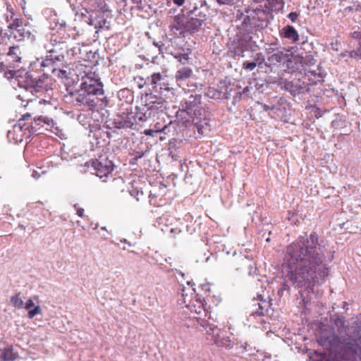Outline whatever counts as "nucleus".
I'll return each instance as SVG.
<instances>
[{
  "mask_svg": "<svg viewBox=\"0 0 361 361\" xmlns=\"http://www.w3.org/2000/svg\"><path fill=\"white\" fill-rule=\"evenodd\" d=\"M319 236L312 232L309 236H299L286 248L283 264L286 278L297 288L313 293L319 279L329 275L325 256L319 252Z\"/></svg>",
  "mask_w": 361,
  "mask_h": 361,
  "instance_id": "nucleus-1",
  "label": "nucleus"
},
{
  "mask_svg": "<svg viewBox=\"0 0 361 361\" xmlns=\"http://www.w3.org/2000/svg\"><path fill=\"white\" fill-rule=\"evenodd\" d=\"M319 343L326 349H335L340 347L338 353L345 360L358 357L361 360V322L353 331V338H341L338 336L320 338Z\"/></svg>",
  "mask_w": 361,
  "mask_h": 361,
  "instance_id": "nucleus-2",
  "label": "nucleus"
},
{
  "mask_svg": "<svg viewBox=\"0 0 361 361\" xmlns=\"http://www.w3.org/2000/svg\"><path fill=\"white\" fill-rule=\"evenodd\" d=\"M68 37V35L65 37L63 29L51 34L49 42L45 45V49L49 54L43 63L44 66L49 65L51 62L60 61L64 58L67 48L65 39Z\"/></svg>",
  "mask_w": 361,
  "mask_h": 361,
  "instance_id": "nucleus-3",
  "label": "nucleus"
},
{
  "mask_svg": "<svg viewBox=\"0 0 361 361\" xmlns=\"http://www.w3.org/2000/svg\"><path fill=\"white\" fill-rule=\"evenodd\" d=\"M180 112L186 113L200 130V123L204 119V110L201 106L200 95H190L185 102L181 103Z\"/></svg>",
  "mask_w": 361,
  "mask_h": 361,
  "instance_id": "nucleus-4",
  "label": "nucleus"
},
{
  "mask_svg": "<svg viewBox=\"0 0 361 361\" xmlns=\"http://www.w3.org/2000/svg\"><path fill=\"white\" fill-rule=\"evenodd\" d=\"M81 80L80 89H82V92H90L97 97L104 95L103 84L97 73L91 71L85 72V75L82 76Z\"/></svg>",
  "mask_w": 361,
  "mask_h": 361,
  "instance_id": "nucleus-5",
  "label": "nucleus"
},
{
  "mask_svg": "<svg viewBox=\"0 0 361 361\" xmlns=\"http://www.w3.org/2000/svg\"><path fill=\"white\" fill-rule=\"evenodd\" d=\"M71 97L72 102L75 106L90 111L94 110L99 100L94 94L87 91L82 92V90L80 88L75 92L71 93Z\"/></svg>",
  "mask_w": 361,
  "mask_h": 361,
  "instance_id": "nucleus-6",
  "label": "nucleus"
},
{
  "mask_svg": "<svg viewBox=\"0 0 361 361\" xmlns=\"http://www.w3.org/2000/svg\"><path fill=\"white\" fill-rule=\"evenodd\" d=\"M91 166L96 176L101 179L103 178H111L112 180H114L111 174L114 171L113 162L106 156L102 155L99 156L98 159L92 160Z\"/></svg>",
  "mask_w": 361,
  "mask_h": 361,
  "instance_id": "nucleus-7",
  "label": "nucleus"
},
{
  "mask_svg": "<svg viewBox=\"0 0 361 361\" xmlns=\"http://www.w3.org/2000/svg\"><path fill=\"white\" fill-rule=\"evenodd\" d=\"M27 104L30 106V109L32 111V112L30 113L31 114V116L32 115L35 116L34 121L36 125L42 126L43 123L47 126H51L53 124L52 118L44 115L37 116V114H39L45 113V106L47 105V102L45 100H32Z\"/></svg>",
  "mask_w": 361,
  "mask_h": 361,
  "instance_id": "nucleus-8",
  "label": "nucleus"
},
{
  "mask_svg": "<svg viewBox=\"0 0 361 361\" xmlns=\"http://www.w3.org/2000/svg\"><path fill=\"white\" fill-rule=\"evenodd\" d=\"M31 118L30 114H25L19 119L18 123L16 124L11 130L8 133V137L13 139L15 142H21L24 139H27L30 135V126L21 123L22 121H25Z\"/></svg>",
  "mask_w": 361,
  "mask_h": 361,
  "instance_id": "nucleus-9",
  "label": "nucleus"
},
{
  "mask_svg": "<svg viewBox=\"0 0 361 361\" xmlns=\"http://www.w3.org/2000/svg\"><path fill=\"white\" fill-rule=\"evenodd\" d=\"M8 39L14 38L17 41H23L25 38H30V32L27 29L24 20L21 18H15L12 23L8 25Z\"/></svg>",
  "mask_w": 361,
  "mask_h": 361,
  "instance_id": "nucleus-10",
  "label": "nucleus"
},
{
  "mask_svg": "<svg viewBox=\"0 0 361 361\" xmlns=\"http://www.w3.org/2000/svg\"><path fill=\"white\" fill-rule=\"evenodd\" d=\"M84 5L90 13V24L101 27V4L99 3V0H85Z\"/></svg>",
  "mask_w": 361,
  "mask_h": 361,
  "instance_id": "nucleus-11",
  "label": "nucleus"
},
{
  "mask_svg": "<svg viewBox=\"0 0 361 361\" xmlns=\"http://www.w3.org/2000/svg\"><path fill=\"white\" fill-rule=\"evenodd\" d=\"M136 123V117L133 112H123L114 119L116 128H131Z\"/></svg>",
  "mask_w": 361,
  "mask_h": 361,
  "instance_id": "nucleus-12",
  "label": "nucleus"
},
{
  "mask_svg": "<svg viewBox=\"0 0 361 361\" xmlns=\"http://www.w3.org/2000/svg\"><path fill=\"white\" fill-rule=\"evenodd\" d=\"M185 17L184 15L175 16L169 26L171 35L177 37L185 32Z\"/></svg>",
  "mask_w": 361,
  "mask_h": 361,
  "instance_id": "nucleus-13",
  "label": "nucleus"
},
{
  "mask_svg": "<svg viewBox=\"0 0 361 361\" xmlns=\"http://www.w3.org/2000/svg\"><path fill=\"white\" fill-rule=\"evenodd\" d=\"M164 99L152 94H147L145 97V106L148 110H158L165 108Z\"/></svg>",
  "mask_w": 361,
  "mask_h": 361,
  "instance_id": "nucleus-14",
  "label": "nucleus"
},
{
  "mask_svg": "<svg viewBox=\"0 0 361 361\" xmlns=\"http://www.w3.org/2000/svg\"><path fill=\"white\" fill-rule=\"evenodd\" d=\"M290 54L288 50L279 51L269 56L267 59L271 65L275 66L278 63H285L290 59Z\"/></svg>",
  "mask_w": 361,
  "mask_h": 361,
  "instance_id": "nucleus-15",
  "label": "nucleus"
},
{
  "mask_svg": "<svg viewBox=\"0 0 361 361\" xmlns=\"http://www.w3.org/2000/svg\"><path fill=\"white\" fill-rule=\"evenodd\" d=\"M17 78H18V81L20 87L31 91L35 80V77H34L31 73L25 72L24 75H19L17 76Z\"/></svg>",
  "mask_w": 361,
  "mask_h": 361,
  "instance_id": "nucleus-16",
  "label": "nucleus"
},
{
  "mask_svg": "<svg viewBox=\"0 0 361 361\" xmlns=\"http://www.w3.org/2000/svg\"><path fill=\"white\" fill-rule=\"evenodd\" d=\"M351 37L357 40L359 47L356 49L349 51L348 56L357 60L361 59V31L352 32Z\"/></svg>",
  "mask_w": 361,
  "mask_h": 361,
  "instance_id": "nucleus-17",
  "label": "nucleus"
},
{
  "mask_svg": "<svg viewBox=\"0 0 361 361\" xmlns=\"http://www.w3.org/2000/svg\"><path fill=\"white\" fill-rule=\"evenodd\" d=\"M202 25V20L197 18H190L188 19L185 18V32H194L197 30Z\"/></svg>",
  "mask_w": 361,
  "mask_h": 361,
  "instance_id": "nucleus-18",
  "label": "nucleus"
},
{
  "mask_svg": "<svg viewBox=\"0 0 361 361\" xmlns=\"http://www.w3.org/2000/svg\"><path fill=\"white\" fill-rule=\"evenodd\" d=\"M281 35L283 37L297 42L299 39V35L296 30L291 25H287L282 29Z\"/></svg>",
  "mask_w": 361,
  "mask_h": 361,
  "instance_id": "nucleus-19",
  "label": "nucleus"
},
{
  "mask_svg": "<svg viewBox=\"0 0 361 361\" xmlns=\"http://www.w3.org/2000/svg\"><path fill=\"white\" fill-rule=\"evenodd\" d=\"M183 302L191 312H195L197 314H201L202 312H205L204 305L200 300H195L192 303L190 302L189 303H186V301L184 300Z\"/></svg>",
  "mask_w": 361,
  "mask_h": 361,
  "instance_id": "nucleus-20",
  "label": "nucleus"
},
{
  "mask_svg": "<svg viewBox=\"0 0 361 361\" xmlns=\"http://www.w3.org/2000/svg\"><path fill=\"white\" fill-rule=\"evenodd\" d=\"M246 51V46L240 42H238L235 44L233 47L229 48V53L230 55L233 58L235 57H243L244 56V52Z\"/></svg>",
  "mask_w": 361,
  "mask_h": 361,
  "instance_id": "nucleus-21",
  "label": "nucleus"
},
{
  "mask_svg": "<svg viewBox=\"0 0 361 361\" xmlns=\"http://www.w3.org/2000/svg\"><path fill=\"white\" fill-rule=\"evenodd\" d=\"M251 260L245 255H239L234 258L233 263L236 269H241L250 266Z\"/></svg>",
  "mask_w": 361,
  "mask_h": 361,
  "instance_id": "nucleus-22",
  "label": "nucleus"
},
{
  "mask_svg": "<svg viewBox=\"0 0 361 361\" xmlns=\"http://www.w3.org/2000/svg\"><path fill=\"white\" fill-rule=\"evenodd\" d=\"M18 355L13 352L12 346H8L2 350L1 358L5 361H13Z\"/></svg>",
  "mask_w": 361,
  "mask_h": 361,
  "instance_id": "nucleus-23",
  "label": "nucleus"
},
{
  "mask_svg": "<svg viewBox=\"0 0 361 361\" xmlns=\"http://www.w3.org/2000/svg\"><path fill=\"white\" fill-rule=\"evenodd\" d=\"M334 324L339 333L345 332L348 329V326L345 325V319L343 316H336L334 320Z\"/></svg>",
  "mask_w": 361,
  "mask_h": 361,
  "instance_id": "nucleus-24",
  "label": "nucleus"
},
{
  "mask_svg": "<svg viewBox=\"0 0 361 361\" xmlns=\"http://www.w3.org/2000/svg\"><path fill=\"white\" fill-rule=\"evenodd\" d=\"M192 73L191 68L188 67H183L178 70L176 74V79L177 80H183L189 78Z\"/></svg>",
  "mask_w": 361,
  "mask_h": 361,
  "instance_id": "nucleus-25",
  "label": "nucleus"
},
{
  "mask_svg": "<svg viewBox=\"0 0 361 361\" xmlns=\"http://www.w3.org/2000/svg\"><path fill=\"white\" fill-rule=\"evenodd\" d=\"M45 78H46L44 77V74L43 75L42 77H41V76L35 77V82L33 84V87H32L31 92H32L33 90L35 92H39V91L45 89V86L44 85Z\"/></svg>",
  "mask_w": 361,
  "mask_h": 361,
  "instance_id": "nucleus-26",
  "label": "nucleus"
},
{
  "mask_svg": "<svg viewBox=\"0 0 361 361\" xmlns=\"http://www.w3.org/2000/svg\"><path fill=\"white\" fill-rule=\"evenodd\" d=\"M190 53V52L189 51V49H188L187 52H184V53L175 52V53H173L172 55L181 64L185 65L188 63Z\"/></svg>",
  "mask_w": 361,
  "mask_h": 361,
  "instance_id": "nucleus-27",
  "label": "nucleus"
},
{
  "mask_svg": "<svg viewBox=\"0 0 361 361\" xmlns=\"http://www.w3.org/2000/svg\"><path fill=\"white\" fill-rule=\"evenodd\" d=\"M11 302H12L13 305L17 308H21L23 305V301L20 298V293L12 296L11 298Z\"/></svg>",
  "mask_w": 361,
  "mask_h": 361,
  "instance_id": "nucleus-28",
  "label": "nucleus"
},
{
  "mask_svg": "<svg viewBox=\"0 0 361 361\" xmlns=\"http://www.w3.org/2000/svg\"><path fill=\"white\" fill-rule=\"evenodd\" d=\"M8 49V55L13 58V61H20V57L18 55L19 48L17 47H9Z\"/></svg>",
  "mask_w": 361,
  "mask_h": 361,
  "instance_id": "nucleus-29",
  "label": "nucleus"
},
{
  "mask_svg": "<svg viewBox=\"0 0 361 361\" xmlns=\"http://www.w3.org/2000/svg\"><path fill=\"white\" fill-rule=\"evenodd\" d=\"M8 37L6 34L3 35V30L0 28V51H6V46L7 44V40Z\"/></svg>",
  "mask_w": 361,
  "mask_h": 361,
  "instance_id": "nucleus-30",
  "label": "nucleus"
},
{
  "mask_svg": "<svg viewBox=\"0 0 361 361\" xmlns=\"http://www.w3.org/2000/svg\"><path fill=\"white\" fill-rule=\"evenodd\" d=\"M151 78V85H153V88H156L159 82L162 80V75L160 73H154L152 75Z\"/></svg>",
  "mask_w": 361,
  "mask_h": 361,
  "instance_id": "nucleus-31",
  "label": "nucleus"
},
{
  "mask_svg": "<svg viewBox=\"0 0 361 361\" xmlns=\"http://www.w3.org/2000/svg\"><path fill=\"white\" fill-rule=\"evenodd\" d=\"M80 51V48L76 47H72L70 49H68V47H67L66 50V55L68 57H73L75 55L78 54Z\"/></svg>",
  "mask_w": 361,
  "mask_h": 361,
  "instance_id": "nucleus-32",
  "label": "nucleus"
},
{
  "mask_svg": "<svg viewBox=\"0 0 361 361\" xmlns=\"http://www.w3.org/2000/svg\"><path fill=\"white\" fill-rule=\"evenodd\" d=\"M42 313V309L40 306H36L32 310H30L27 314V316L30 319H32L37 314H39Z\"/></svg>",
  "mask_w": 361,
  "mask_h": 361,
  "instance_id": "nucleus-33",
  "label": "nucleus"
},
{
  "mask_svg": "<svg viewBox=\"0 0 361 361\" xmlns=\"http://www.w3.org/2000/svg\"><path fill=\"white\" fill-rule=\"evenodd\" d=\"M243 68H245V69L252 71L257 66V63L255 62L245 61L243 63Z\"/></svg>",
  "mask_w": 361,
  "mask_h": 361,
  "instance_id": "nucleus-34",
  "label": "nucleus"
},
{
  "mask_svg": "<svg viewBox=\"0 0 361 361\" xmlns=\"http://www.w3.org/2000/svg\"><path fill=\"white\" fill-rule=\"evenodd\" d=\"M162 130H152V129H147L144 130V134L146 135H150L153 136L155 133H161L163 131Z\"/></svg>",
  "mask_w": 361,
  "mask_h": 361,
  "instance_id": "nucleus-35",
  "label": "nucleus"
},
{
  "mask_svg": "<svg viewBox=\"0 0 361 361\" xmlns=\"http://www.w3.org/2000/svg\"><path fill=\"white\" fill-rule=\"evenodd\" d=\"M299 17V13L297 12H291L288 15V18L292 23H295Z\"/></svg>",
  "mask_w": 361,
  "mask_h": 361,
  "instance_id": "nucleus-36",
  "label": "nucleus"
},
{
  "mask_svg": "<svg viewBox=\"0 0 361 361\" xmlns=\"http://www.w3.org/2000/svg\"><path fill=\"white\" fill-rule=\"evenodd\" d=\"M33 306H34L33 300L32 299H29L25 302V308L26 310H30Z\"/></svg>",
  "mask_w": 361,
  "mask_h": 361,
  "instance_id": "nucleus-37",
  "label": "nucleus"
},
{
  "mask_svg": "<svg viewBox=\"0 0 361 361\" xmlns=\"http://www.w3.org/2000/svg\"><path fill=\"white\" fill-rule=\"evenodd\" d=\"M75 207L76 209L77 214L80 217H83L84 216V209L82 208H80V207H77L76 205H75Z\"/></svg>",
  "mask_w": 361,
  "mask_h": 361,
  "instance_id": "nucleus-38",
  "label": "nucleus"
},
{
  "mask_svg": "<svg viewBox=\"0 0 361 361\" xmlns=\"http://www.w3.org/2000/svg\"><path fill=\"white\" fill-rule=\"evenodd\" d=\"M259 305V310H257L256 312H255V314H257V315H259V316H263L264 314V308L262 307V305Z\"/></svg>",
  "mask_w": 361,
  "mask_h": 361,
  "instance_id": "nucleus-39",
  "label": "nucleus"
},
{
  "mask_svg": "<svg viewBox=\"0 0 361 361\" xmlns=\"http://www.w3.org/2000/svg\"><path fill=\"white\" fill-rule=\"evenodd\" d=\"M264 7L266 8V10L269 11L272 10L271 3L269 0H267V1L264 3Z\"/></svg>",
  "mask_w": 361,
  "mask_h": 361,
  "instance_id": "nucleus-40",
  "label": "nucleus"
},
{
  "mask_svg": "<svg viewBox=\"0 0 361 361\" xmlns=\"http://www.w3.org/2000/svg\"><path fill=\"white\" fill-rule=\"evenodd\" d=\"M216 1L220 5L229 4L231 2V0H216Z\"/></svg>",
  "mask_w": 361,
  "mask_h": 361,
  "instance_id": "nucleus-41",
  "label": "nucleus"
},
{
  "mask_svg": "<svg viewBox=\"0 0 361 361\" xmlns=\"http://www.w3.org/2000/svg\"><path fill=\"white\" fill-rule=\"evenodd\" d=\"M173 3L177 5V6H182L184 3H185V0H173Z\"/></svg>",
  "mask_w": 361,
  "mask_h": 361,
  "instance_id": "nucleus-42",
  "label": "nucleus"
},
{
  "mask_svg": "<svg viewBox=\"0 0 361 361\" xmlns=\"http://www.w3.org/2000/svg\"><path fill=\"white\" fill-rule=\"evenodd\" d=\"M229 97H230V92L228 91H227V90H226V92H224V98L228 99Z\"/></svg>",
  "mask_w": 361,
  "mask_h": 361,
  "instance_id": "nucleus-43",
  "label": "nucleus"
},
{
  "mask_svg": "<svg viewBox=\"0 0 361 361\" xmlns=\"http://www.w3.org/2000/svg\"><path fill=\"white\" fill-rule=\"evenodd\" d=\"M7 10H8V11H10V13H11V17L12 18V17H13V14H14V13H13V9H12V8H11V9H10V8H9V7L8 6V7H7Z\"/></svg>",
  "mask_w": 361,
  "mask_h": 361,
  "instance_id": "nucleus-44",
  "label": "nucleus"
},
{
  "mask_svg": "<svg viewBox=\"0 0 361 361\" xmlns=\"http://www.w3.org/2000/svg\"><path fill=\"white\" fill-rule=\"evenodd\" d=\"M101 102H104V103H105V104H104V106H106V104H107V100H106V97H104L103 99H101Z\"/></svg>",
  "mask_w": 361,
  "mask_h": 361,
  "instance_id": "nucleus-45",
  "label": "nucleus"
},
{
  "mask_svg": "<svg viewBox=\"0 0 361 361\" xmlns=\"http://www.w3.org/2000/svg\"><path fill=\"white\" fill-rule=\"evenodd\" d=\"M60 73L61 74V75H65L66 74V71H60Z\"/></svg>",
  "mask_w": 361,
  "mask_h": 361,
  "instance_id": "nucleus-46",
  "label": "nucleus"
},
{
  "mask_svg": "<svg viewBox=\"0 0 361 361\" xmlns=\"http://www.w3.org/2000/svg\"><path fill=\"white\" fill-rule=\"evenodd\" d=\"M133 2L137 3V4H138L141 1V0H133Z\"/></svg>",
  "mask_w": 361,
  "mask_h": 361,
  "instance_id": "nucleus-47",
  "label": "nucleus"
},
{
  "mask_svg": "<svg viewBox=\"0 0 361 361\" xmlns=\"http://www.w3.org/2000/svg\"><path fill=\"white\" fill-rule=\"evenodd\" d=\"M247 90H248V87H247L244 88L243 92H247Z\"/></svg>",
  "mask_w": 361,
  "mask_h": 361,
  "instance_id": "nucleus-48",
  "label": "nucleus"
},
{
  "mask_svg": "<svg viewBox=\"0 0 361 361\" xmlns=\"http://www.w3.org/2000/svg\"><path fill=\"white\" fill-rule=\"evenodd\" d=\"M56 68H53V69H52V73H54V72H56Z\"/></svg>",
  "mask_w": 361,
  "mask_h": 361,
  "instance_id": "nucleus-49",
  "label": "nucleus"
},
{
  "mask_svg": "<svg viewBox=\"0 0 361 361\" xmlns=\"http://www.w3.org/2000/svg\"><path fill=\"white\" fill-rule=\"evenodd\" d=\"M301 89H303V87L300 86V87L298 88V90H300Z\"/></svg>",
  "mask_w": 361,
  "mask_h": 361,
  "instance_id": "nucleus-50",
  "label": "nucleus"
},
{
  "mask_svg": "<svg viewBox=\"0 0 361 361\" xmlns=\"http://www.w3.org/2000/svg\"><path fill=\"white\" fill-rule=\"evenodd\" d=\"M207 332L209 333V334H211V332L209 331V330H207Z\"/></svg>",
  "mask_w": 361,
  "mask_h": 361,
  "instance_id": "nucleus-51",
  "label": "nucleus"
}]
</instances>
